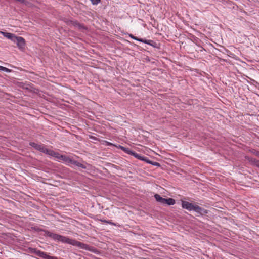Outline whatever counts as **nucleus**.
<instances>
[{
  "mask_svg": "<svg viewBox=\"0 0 259 259\" xmlns=\"http://www.w3.org/2000/svg\"><path fill=\"white\" fill-rule=\"evenodd\" d=\"M93 5H97L100 3L101 0H90Z\"/></svg>",
  "mask_w": 259,
  "mask_h": 259,
  "instance_id": "nucleus-18",
  "label": "nucleus"
},
{
  "mask_svg": "<svg viewBox=\"0 0 259 259\" xmlns=\"http://www.w3.org/2000/svg\"><path fill=\"white\" fill-rule=\"evenodd\" d=\"M61 160L64 161L65 162L67 163H71V160L72 158H70V157L65 156V155H62V156H60Z\"/></svg>",
  "mask_w": 259,
  "mask_h": 259,
  "instance_id": "nucleus-11",
  "label": "nucleus"
},
{
  "mask_svg": "<svg viewBox=\"0 0 259 259\" xmlns=\"http://www.w3.org/2000/svg\"><path fill=\"white\" fill-rule=\"evenodd\" d=\"M182 207L188 211L193 210L201 216L205 215L208 212V210L200 207L195 203H192L186 201H182Z\"/></svg>",
  "mask_w": 259,
  "mask_h": 259,
  "instance_id": "nucleus-2",
  "label": "nucleus"
},
{
  "mask_svg": "<svg viewBox=\"0 0 259 259\" xmlns=\"http://www.w3.org/2000/svg\"><path fill=\"white\" fill-rule=\"evenodd\" d=\"M0 33L3 34V35L4 37L7 38L9 39H10L11 40H12L13 42L15 40V39H16V35H15L13 33H9V32H3V31H0Z\"/></svg>",
  "mask_w": 259,
  "mask_h": 259,
  "instance_id": "nucleus-6",
  "label": "nucleus"
},
{
  "mask_svg": "<svg viewBox=\"0 0 259 259\" xmlns=\"http://www.w3.org/2000/svg\"><path fill=\"white\" fill-rule=\"evenodd\" d=\"M14 42L16 43L18 47L20 49H23L24 48L25 46V40L24 38L20 36L16 37V39L14 41Z\"/></svg>",
  "mask_w": 259,
  "mask_h": 259,
  "instance_id": "nucleus-4",
  "label": "nucleus"
},
{
  "mask_svg": "<svg viewBox=\"0 0 259 259\" xmlns=\"http://www.w3.org/2000/svg\"><path fill=\"white\" fill-rule=\"evenodd\" d=\"M146 163H149V164H150L152 165H154V166H157V167H160V164L158 162H155V161H150V160H149V159L148 158H147V159L145 161Z\"/></svg>",
  "mask_w": 259,
  "mask_h": 259,
  "instance_id": "nucleus-13",
  "label": "nucleus"
},
{
  "mask_svg": "<svg viewBox=\"0 0 259 259\" xmlns=\"http://www.w3.org/2000/svg\"><path fill=\"white\" fill-rule=\"evenodd\" d=\"M33 252L38 256L44 259L46 258L48 254L46 252L37 250L36 249H33Z\"/></svg>",
  "mask_w": 259,
  "mask_h": 259,
  "instance_id": "nucleus-7",
  "label": "nucleus"
},
{
  "mask_svg": "<svg viewBox=\"0 0 259 259\" xmlns=\"http://www.w3.org/2000/svg\"><path fill=\"white\" fill-rule=\"evenodd\" d=\"M107 224H111V225H115V224L113 223V222H112L111 221H110V220H108Z\"/></svg>",
  "mask_w": 259,
  "mask_h": 259,
  "instance_id": "nucleus-23",
  "label": "nucleus"
},
{
  "mask_svg": "<svg viewBox=\"0 0 259 259\" xmlns=\"http://www.w3.org/2000/svg\"><path fill=\"white\" fill-rule=\"evenodd\" d=\"M100 221L103 223H107V221L108 220H103V219H100Z\"/></svg>",
  "mask_w": 259,
  "mask_h": 259,
  "instance_id": "nucleus-25",
  "label": "nucleus"
},
{
  "mask_svg": "<svg viewBox=\"0 0 259 259\" xmlns=\"http://www.w3.org/2000/svg\"><path fill=\"white\" fill-rule=\"evenodd\" d=\"M70 164H73L77 167H81L83 169H87V166L85 165H84V164H83L79 162L78 161L75 160L73 159H72L71 162Z\"/></svg>",
  "mask_w": 259,
  "mask_h": 259,
  "instance_id": "nucleus-10",
  "label": "nucleus"
},
{
  "mask_svg": "<svg viewBox=\"0 0 259 259\" xmlns=\"http://www.w3.org/2000/svg\"><path fill=\"white\" fill-rule=\"evenodd\" d=\"M252 153L253 154L259 157V151L254 150L253 152H252Z\"/></svg>",
  "mask_w": 259,
  "mask_h": 259,
  "instance_id": "nucleus-20",
  "label": "nucleus"
},
{
  "mask_svg": "<svg viewBox=\"0 0 259 259\" xmlns=\"http://www.w3.org/2000/svg\"><path fill=\"white\" fill-rule=\"evenodd\" d=\"M144 40L145 39H142V38H138L137 41H139L142 42L144 43Z\"/></svg>",
  "mask_w": 259,
  "mask_h": 259,
  "instance_id": "nucleus-24",
  "label": "nucleus"
},
{
  "mask_svg": "<svg viewBox=\"0 0 259 259\" xmlns=\"http://www.w3.org/2000/svg\"><path fill=\"white\" fill-rule=\"evenodd\" d=\"M129 36L130 37H131L132 38H133L134 40H137V39H138V37L134 36L133 34H130Z\"/></svg>",
  "mask_w": 259,
  "mask_h": 259,
  "instance_id": "nucleus-21",
  "label": "nucleus"
},
{
  "mask_svg": "<svg viewBox=\"0 0 259 259\" xmlns=\"http://www.w3.org/2000/svg\"><path fill=\"white\" fill-rule=\"evenodd\" d=\"M255 166H257V167H259V160H258V161L257 162Z\"/></svg>",
  "mask_w": 259,
  "mask_h": 259,
  "instance_id": "nucleus-26",
  "label": "nucleus"
},
{
  "mask_svg": "<svg viewBox=\"0 0 259 259\" xmlns=\"http://www.w3.org/2000/svg\"><path fill=\"white\" fill-rule=\"evenodd\" d=\"M246 159L254 165H256L257 162L258 161V160L254 158L246 157Z\"/></svg>",
  "mask_w": 259,
  "mask_h": 259,
  "instance_id": "nucleus-16",
  "label": "nucleus"
},
{
  "mask_svg": "<svg viewBox=\"0 0 259 259\" xmlns=\"http://www.w3.org/2000/svg\"><path fill=\"white\" fill-rule=\"evenodd\" d=\"M120 148L123 151L130 155H132V153L133 152L128 148H125L123 146H120Z\"/></svg>",
  "mask_w": 259,
  "mask_h": 259,
  "instance_id": "nucleus-15",
  "label": "nucleus"
},
{
  "mask_svg": "<svg viewBox=\"0 0 259 259\" xmlns=\"http://www.w3.org/2000/svg\"><path fill=\"white\" fill-rule=\"evenodd\" d=\"M46 154L50 155L52 157H54L58 159L61 160L60 156H62L63 155L60 154L58 152H56L54 151L53 150H52L51 149H48V151H46Z\"/></svg>",
  "mask_w": 259,
  "mask_h": 259,
  "instance_id": "nucleus-5",
  "label": "nucleus"
},
{
  "mask_svg": "<svg viewBox=\"0 0 259 259\" xmlns=\"http://www.w3.org/2000/svg\"><path fill=\"white\" fill-rule=\"evenodd\" d=\"M75 24L76 25L78 26L79 28H84V26L83 25L77 22H75Z\"/></svg>",
  "mask_w": 259,
  "mask_h": 259,
  "instance_id": "nucleus-22",
  "label": "nucleus"
},
{
  "mask_svg": "<svg viewBox=\"0 0 259 259\" xmlns=\"http://www.w3.org/2000/svg\"><path fill=\"white\" fill-rule=\"evenodd\" d=\"M29 145L33 147L36 150L45 154H46V151H48V149L46 148L44 144H38L34 142H30Z\"/></svg>",
  "mask_w": 259,
  "mask_h": 259,
  "instance_id": "nucleus-3",
  "label": "nucleus"
},
{
  "mask_svg": "<svg viewBox=\"0 0 259 259\" xmlns=\"http://www.w3.org/2000/svg\"><path fill=\"white\" fill-rule=\"evenodd\" d=\"M46 259H58L56 257L50 256L47 255V256Z\"/></svg>",
  "mask_w": 259,
  "mask_h": 259,
  "instance_id": "nucleus-19",
  "label": "nucleus"
},
{
  "mask_svg": "<svg viewBox=\"0 0 259 259\" xmlns=\"http://www.w3.org/2000/svg\"><path fill=\"white\" fill-rule=\"evenodd\" d=\"M144 43L151 45L154 47H157V44L151 40H144Z\"/></svg>",
  "mask_w": 259,
  "mask_h": 259,
  "instance_id": "nucleus-14",
  "label": "nucleus"
},
{
  "mask_svg": "<svg viewBox=\"0 0 259 259\" xmlns=\"http://www.w3.org/2000/svg\"><path fill=\"white\" fill-rule=\"evenodd\" d=\"M133 156H134L135 158H137L138 159L141 160L143 161H146L147 159V157H144L141 156L140 154H138L137 153L133 151V153H132V155Z\"/></svg>",
  "mask_w": 259,
  "mask_h": 259,
  "instance_id": "nucleus-9",
  "label": "nucleus"
},
{
  "mask_svg": "<svg viewBox=\"0 0 259 259\" xmlns=\"http://www.w3.org/2000/svg\"><path fill=\"white\" fill-rule=\"evenodd\" d=\"M154 198L158 202L162 204H165V201L166 198L162 197L160 195L158 194L154 195Z\"/></svg>",
  "mask_w": 259,
  "mask_h": 259,
  "instance_id": "nucleus-8",
  "label": "nucleus"
},
{
  "mask_svg": "<svg viewBox=\"0 0 259 259\" xmlns=\"http://www.w3.org/2000/svg\"><path fill=\"white\" fill-rule=\"evenodd\" d=\"M42 231L44 232L45 236L50 237L55 241H58L62 243H66L73 246H78L80 248L84 249L94 253H96L97 251V249L94 247L90 246L88 244L79 242L76 240L71 239L64 236L52 233L48 230H44Z\"/></svg>",
  "mask_w": 259,
  "mask_h": 259,
  "instance_id": "nucleus-1",
  "label": "nucleus"
},
{
  "mask_svg": "<svg viewBox=\"0 0 259 259\" xmlns=\"http://www.w3.org/2000/svg\"><path fill=\"white\" fill-rule=\"evenodd\" d=\"M175 203V200L172 198H169L167 199H165V204H167L168 205H174Z\"/></svg>",
  "mask_w": 259,
  "mask_h": 259,
  "instance_id": "nucleus-12",
  "label": "nucleus"
},
{
  "mask_svg": "<svg viewBox=\"0 0 259 259\" xmlns=\"http://www.w3.org/2000/svg\"><path fill=\"white\" fill-rule=\"evenodd\" d=\"M0 71H5L6 72H11V70L10 69H8L7 68H6L5 67L0 66Z\"/></svg>",
  "mask_w": 259,
  "mask_h": 259,
  "instance_id": "nucleus-17",
  "label": "nucleus"
}]
</instances>
